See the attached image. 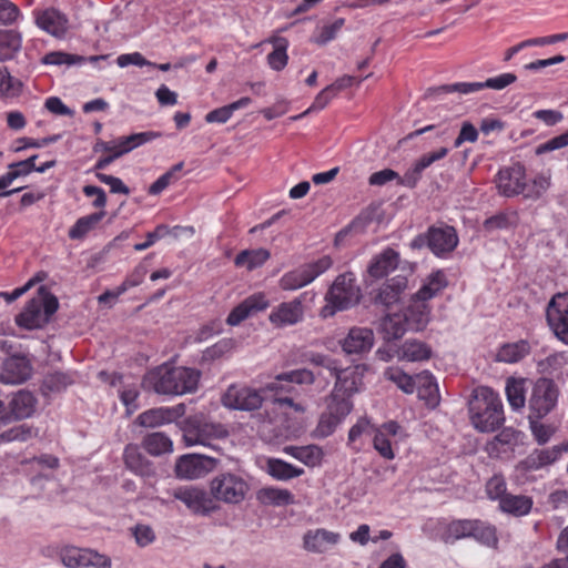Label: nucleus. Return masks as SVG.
<instances>
[{"instance_id":"nucleus-60","label":"nucleus","mask_w":568,"mask_h":568,"mask_svg":"<svg viewBox=\"0 0 568 568\" xmlns=\"http://www.w3.org/2000/svg\"><path fill=\"white\" fill-rule=\"evenodd\" d=\"M486 494L489 499L500 503L504 496L508 494L505 478L501 475H494L486 483Z\"/></svg>"},{"instance_id":"nucleus-27","label":"nucleus","mask_w":568,"mask_h":568,"mask_svg":"<svg viewBox=\"0 0 568 568\" xmlns=\"http://www.w3.org/2000/svg\"><path fill=\"white\" fill-rule=\"evenodd\" d=\"M562 447L554 446L547 449L534 450L524 460L520 466L524 470L534 471L551 465L561 457Z\"/></svg>"},{"instance_id":"nucleus-39","label":"nucleus","mask_w":568,"mask_h":568,"mask_svg":"<svg viewBox=\"0 0 568 568\" xmlns=\"http://www.w3.org/2000/svg\"><path fill=\"white\" fill-rule=\"evenodd\" d=\"M222 404L229 409L247 410L248 409V387L245 385L233 384L227 387L222 395Z\"/></svg>"},{"instance_id":"nucleus-17","label":"nucleus","mask_w":568,"mask_h":568,"mask_svg":"<svg viewBox=\"0 0 568 568\" xmlns=\"http://www.w3.org/2000/svg\"><path fill=\"white\" fill-rule=\"evenodd\" d=\"M59 308V301L49 288L44 285L40 286L37 294L26 304L24 310L16 317V320H36L41 314L48 320Z\"/></svg>"},{"instance_id":"nucleus-53","label":"nucleus","mask_w":568,"mask_h":568,"mask_svg":"<svg viewBox=\"0 0 568 568\" xmlns=\"http://www.w3.org/2000/svg\"><path fill=\"white\" fill-rule=\"evenodd\" d=\"M473 534L470 537L487 546H495L497 544L496 529L494 526L473 519Z\"/></svg>"},{"instance_id":"nucleus-54","label":"nucleus","mask_w":568,"mask_h":568,"mask_svg":"<svg viewBox=\"0 0 568 568\" xmlns=\"http://www.w3.org/2000/svg\"><path fill=\"white\" fill-rule=\"evenodd\" d=\"M72 383L73 378L70 374L53 372L44 377L42 388L44 392L59 393L65 389Z\"/></svg>"},{"instance_id":"nucleus-12","label":"nucleus","mask_w":568,"mask_h":568,"mask_svg":"<svg viewBox=\"0 0 568 568\" xmlns=\"http://www.w3.org/2000/svg\"><path fill=\"white\" fill-rule=\"evenodd\" d=\"M217 459L206 455L187 454L181 456L175 464V475L181 479H199L216 468Z\"/></svg>"},{"instance_id":"nucleus-62","label":"nucleus","mask_w":568,"mask_h":568,"mask_svg":"<svg viewBox=\"0 0 568 568\" xmlns=\"http://www.w3.org/2000/svg\"><path fill=\"white\" fill-rule=\"evenodd\" d=\"M529 426L531 434L539 445L546 444L554 434V429L551 426L542 424L539 422L540 418H536L534 415L528 416Z\"/></svg>"},{"instance_id":"nucleus-61","label":"nucleus","mask_w":568,"mask_h":568,"mask_svg":"<svg viewBox=\"0 0 568 568\" xmlns=\"http://www.w3.org/2000/svg\"><path fill=\"white\" fill-rule=\"evenodd\" d=\"M344 23L345 19L338 18L334 22L323 26L318 31V34L315 37V42L318 45L327 44L328 42L336 38L337 33L343 28Z\"/></svg>"},{"instance_id":"nucleus-13","label":"nucleus","mask_w":568,"mask_h":568,"mask_svg":"<svg viewBox=\"0 0 568 568\" xmlns=\"http://www.w3.org/2000/svg\"><path fill=\"white\" fill-rule=\"evenodd\" d=\"M428 248L439 258H447L457 247L459 237L454 226L432 225L428 229Z\"/></svg>"},{"instance_id":"nucleus-9","label":"nucleus","mask_w":568,"mask_h":568,"mask_svg":"<svg viewBox=\"0 0 568 568\" xmlns=\"http://www.w3.org/2000/svg\"><path fill=\"white\" fill-rule=\"evenodd\" d=\"M559 389L554 381L539 378L534 385L528 406L530 414L536 418L547 416L557 405Z\"/></svg>"},{"instance_id":"nucleus-64","label":"nucleus","mask_w":568,"mask_h":568,"mask_svg":"<svg viewBox=\"0 0 568 568\" xmlns=\"http://www.w3.org/2000/svg\"><path fill=\"white\" fill-rule=\"evenodd\" d=\"M557 548L566 555V558L555 560L542 568H568V526L560 532L557 540Z\"/></svg>"},{"instance_id":"nucleus-40","label":"nucleus","mask_w":568,"mask_h":568,"mask_svg":"<svg viewBox=\"0 0 568 568\" xmlns=\"http://www.w3.org/2000/svg\"><path fill=\"white\" fill-rule=\"evenodd\" d=\"M505 393L513 410H520L526 404V379L509 377L506 381Z\"/></svg>"},{"instance_id":"nucleus-16","label":"nucleus","mask_w":568,"mask_h":568,"mask_svg":"<svg viewBox=\"0 0 568 568\" xmlns=\"http://www.w3.org/2000/svg\"><path fill=\"white\" fill-rule=\"evenodd\" d=\"M526 178V168L519 162L499 169L495 176L498 193L505 197L520 195Z\"/></svg>"},{"instance_id":"nucleus-38","label":"nucleus","mask_w":568,"mask_h":568,"mask_svg":"<svg viewBox=\"0 0 568 568\" xmlns=\"http://www.w3.org/2000/svg\"><path fill=\"white\" fill-rule=\"evenodd\" d=\"M551 186V175L550 173H539L535 175L530 181L525 179L523 185V192L520 195L525 200L537 201L539 200Z\"/></svg>"},{"instance_id":"nucleus-14","label":"nucleus","mask_w":568,"mask_h":568,"mask_svg":"<svg viewBox=\"0 0 568 568\" xmlns=\"http://www.w3.org/2000/svg\"><path fill=\"white\" fill-rule=\"evenodd\" d=\"M406 437L404 429L396 422H387L374 429L373 446L385 459L395 458L394 447Z\"/></svg>"},{"instance_id":"nucleus-24","label":"nucleus","mask_w":568,"mask_h":568,"mask_svg":"<svg viewBox=\"0 0 568 568\" xmlns=\"http://www.w3.org/2000/svg\"><path fill=\"white\" fill-rule=\"evenodd\" d=\"M448 277L444 270H434L424 280L419 290L413 295L414 302H427L439 295L448 286Z\"/></svg>"},{"instance_id":"nucleus-47","label":"nucleus","mask_w":568,"mask_h":568,"mask_svg":"<svg viewBox=\"0 0 568 568\" xmlns=\"http://www.w3.org/2000/svg\"><path fill=\"white\" fill-rule=\"evenodd\" d=\"M529 351L530 346L526 341L508 343L499 348L497 359L508 364L517 363L523 359Z\"/></svg>"},{"instance_id":"nucleus-48","label":"nucleus","mask_w":568,"mask_h":568,"mask_svg":"<svg viewBox=\"0 0 568 568\" xmlns=\"http://www.w3.org/2000/svg\"><path fill=\"white\" fill-rule=\"evenodd\" d=\"M90 548H80L77 546H64L59 551L61 562L67 568H83Z\"/></svg>"},{"instance_id":"nucleus-59","label":"nucleus","mask_w":568,"mask_h":568,"mask_svg":"<svg viewBox=\"0 0 568 568\" xmlns=\"http://www.w3.org/2000/svg\"><path fill=\"white\" fill-rule=\"evenodd\" d=\"M48 274L43 271L38 272L31 277L23 286L13 290L11 293L0 292V297L3 298L7 303H12L28 291H30L36 284L43 282L47 278Z\"/></svg>"},{"instance_id":"nucleus-5","label":"nucleus","mask_w":568,"mask_h":568,"mask_svg":"<svg viewBox=\"0 0 568 568\" xmlns=\"http://www.w3.org/2000/svg\"><path fill=\"white\" fill-rule=\"evenodd\" d=\"M229 436L223 424L207 420L203 413L186 418L183 427V440L186 446H206L215 449L213 440Z\"/></svg>"},{"instance_id":"nucleus-37","label":"nucleus","mask_w":568,"mask_h":568,"mask_svg":"<svg viewBox=\"0 0 568 568\" xmlns=\"http://www.w3.org/2000/svg\"><path fill=\"white\" fill-rule=\"evenodd\" d=\"M532 499L525 495H513L507 494L504 496V498L500 500L499 509L503 513L521 517L526 516L530 513L532 508Z\"/></svg>"},{"instance_id":"nucleus-8","label":"nucleus","mask_w":568,"mask_h":568,"mask_svg":"<svg viewBox=\"0 0 568 568\" xmlns=\"http://www.w3.org/2000/svg\"><path fill=\"white\" fill-rule=\"evenodd\" d=\"M366 371L367 367L365 365H355L347 368H341L338 365L337 369L332 374L335 376L336 382L329 398L352 402L351 397L361 392L363 387V378Z\"/></svg>"},{"instance_id":"nucleus-2","label":"nucleus","mask_w":568,"mask_h":568,"mask_svg":"<svg viewBox=\"0 0 568 568\" xmlns=\"http://www.w3.org/2000/svg\"><path fill=\"white\" fill-rule=\"evenodd\" d=\"M469 419L480 433H493L505 422L504 406L498 393L487 386L474 390L469 402Z\"/></svg>"},{"instance_id":"nucleus-3","label":"nucleus","mask_w":568,"mask_h":568,"mask_svg":"<svg viewBox=\"0 0 568 568\" xmlns=\"http://www.w3.org/2000/svg\"><path fill=\"white\" fill-rule=\"evenodd\" d=\"M200 374L187 367L161 365L149 372L144 385L162 395H183L196 389Z\"/></svg>"},{"instance_id":"nucleus-44","label":"nucleus","mask_w":568,"mask_h":568,"mask_svg":"<svg viewBox=\"0 0 568 568\" xmlns=\"http://www.w3.org/2000/svg\"><path fill=\"white\" fill-rule=\"evenodd\" d=\"M143 448L152 456L173 452V442L164 433H151L142 440Z\"/></svg>"},{"instance_id":"nucleus-18","label":"nucleus","mask_w":568,"mask_h":568,"mask_svg":"<svg viewBox=\"0 0 568 568\" xmlns=\"http://www.w3.org/2000/svg\"><path fill=\"white\" fill-rule=\"evenodd\" d=\"M33 372L31 359L23 354H14L2 362L0 382L3 384H21L28 381Z\"/></svg>"},{"instance_id":"nucleus-29","label":"nucleus","mask_w":568,"mask_h":568,"mask_svg":"<svg viewBox=\"0 0 568 568\" xmlns=\"http://www.w3.org/2000/svg\"><path fill=\"white\" fill-rule=\"evenodd\" d=\"M161 136L160 132H141V133H134L129 136H124L118 140L116 143L112 144L113 150L110 152L108 156L112 158V161L115 159L122 156L123 154L132 151L136 146L144 144L149 141H152L154 139H158Z\"/></svg>"},{"instance_id":"nucleus-25","label":"nucleus","mask_w":568,"mask_h":568,"mask_svg":"<svg viewBox=\"0 0 568 568\" xmlns=\"http://www.w3.org/2000/svg\"><path fill=\"white\" fill-rule=\"evenodd\" d=\"M180 416L175 407H158L141 413L136 417V423L142 427L155 428L171 424Z\"/></svg>"},{"instance_id":"nucleus-50","label":"nucleus","mask_w":568,"mask_h":568,"mask_svg":"<svg viewBox=\"0 0 568 568\" xmlns=\"http://www.w3.org/2000/svg\"><path fill=\"white\" fill-rule=\"evenodd\" d=\"M546 320H568V292L551 297L546 307Z\"/></svg>"},{"instance_id":"nucleus-23","label":"nucleus","mask_w":568,"mask_h":568,"mask_svg":"<svg viewBox=\"0 0 568 568\" xmlns=\"http://www.w3.org/2000/svg\"><path fill=\"white\" fill-rule=\"evenodd\" d=\"M172 496L196 514H207L213 509L212 499L204 490L195 487L175 488Z\"/></svg>"},{"instance_id":"nucleus-56","label":"nucleus","mask_w":568,"mask_h":568,"mask_svg":"<svg viewBox=\"0 0 568 568\" xmlns=\"http://www.w3.org/2000/svg\"><path fill=\"white\" fill-rule=\"evenodd\" d=\"M287 41L285 39H280L273 51L267 54V61L270 67L275 71L283 70L287 64Z\"/></svg>"},{"instance_id":"nucleus-32","label":"nucleus","mask_w":568,"mask_h":568,"mask_svg":"<svg viewBox=\"0 0 568 568\" xmlns=\"http://www.w3.org/2000/svg\"><path fill=\"white\" fill-rule=\"evenodd\" d=\"M415 388L418 397L429 407H436L439 404V389L434 376L425 371L416 375Z\"/></svg>"},{"instance_id":"nucleus-43","label":"nucleus","mask_w":568,"mask_h":568,"mask_svg":"<svg viewBox=\"0 0 568 568\" xmlns=\"http://www.w3.org/2000/svg\"><path fill=\"white\" fill-rule=\"evenodd\" d=\"M518 221L517 211H501L487 217L483 223V227L489 233L498 230H510L517 226Z\"/></svg>"},{"instance_id":"nucleus-35","label":"nucleus","mask_w":568,"mask_h":568,"mask_svg":"<svg viewBox=\"0 0 568 568\" xmlns=\"http://www.w3.org/2000/svg\"><path fill=\"white\" fill-rule=\"evenodd\" d=\"M283 452L307 467H317L322 464L324 452L317 445L285 446Z\"/></svg>"},{"instance_id":"nucleus-28","label":"nucleus","mask_w":568,"mask_h":568,"mask_svg":"<svg viewBox=\"0 0 568 568\" xmlns=\"http://www.w3.org/2000/svg\"><path fill=\"white\" fill-rule=\"evenodd\" d=\"M161 136L160 132H141V133H134L129 136H124L118 140L116 143L112 144L113 150L110 152L108 156L112 158V161L115 159L122 156L123 154L132 151L136 146L144 144L149 141H152L154 139H158Z\"/></svg>"},{"instance_id":"nucleus-19","label":"nucleus","mask_w":568,"mask_h":568,"mask_svg":"<svg viewBox=\"0 0 568 568\" xmlns=\"http://www.w3.org/2000/svg\"><path fill=\"white\" fill-rule=\"evenodd\" d=\"M248 98L244 97L240 100L232 102L222 108L210 111L205 115L207 123H226L231 122L233 125L241 124L246 121L248 116L247 112Z\"/></svg>"},{"instance_id":"nucleus-57","label":"nucleus","mask_w":568,"mask_h":568,"mask_svg":"<svg viewBox=\"0 0 568 568\" xmlns=\"http://www.w3.org/2000/svg\"><path fill=\"white\" fill-rule=\"evenodd\" d=\"M385 375L406 394H412L415 390L416 377L407 375L399 368H388Z\"/></svg>"},{"instance_id":"nucleus-58","label":"nucleus","mask_w":568,"mask_h":568,"mask_svg":"<svg viewBox=\"0 0 568 568\" xmlns=\"http://www.w3.org/2000/svg\"><path fill=\"white\" fill-rule=\"evenodd\" d=\"M520 432L506 427L488 444L489 454H494L497 450V445L513 447L518 443Z\"/></svg>"},{"instance_id":"nucleus-6","label":"nucleus","mask_w":568,"mask_h":568,"mask_svg":"<svg viewBox=\"0 0 568 568\" xmlns=\"http://www.w3.org/2000/svg\"><path fill=\"white\" fill-rule=\"evenodd\" d=\"M333 266V260L329 255H323L315 261L304 263L298 267L288 271L280 278V286L284 291H296L312 282Z\"/></svg>"},{"instance_id":"nucleus-7","label":"nucleus","mask_w":568,"mask_h":568,"mask_svg":"<svg viewBox=\"0 0 568 568\" xmlns=\"http://www.w3.org/2000/svg\"><path fill=\"white\" fill-rule=\"evenodd\" d=\"M517 81V75L515 73L506 72L498 74L493 78H488L483 82H456L443 84L435 88L428 89V95L440 97L450 93H458L462 95H467L483 89H493L496 91H500L508 85L515 83Z\"/></svg>"},{"instance_id":"nucleus-21","label":"nucleus","mask_w":568,"mask_h":568,"mask_svg":"<svg viewBox=\"0 0 568 568\" xmlns=\"http://www.w3.org/2000/svg\"><path fill=\"white\" fill-rule=\"evenodd\" d=\"M36 24L54 38L62 39L69 30L67 16L54 8H48L36 14Z\"/></svg>"},{"instance_id":"nucleus-46","label":"nucleus","mask_w":568,"mask_h":568,"mask_svg":"<svg viewBox=\"0 0 568 568\" xmlns=\"http://www.w3.org/2000/svg\"><path fill=\"white\" fill-rule=\"evenodd\" d=\"M432 356V349L424 342L409 339L406 341L402 348L399 358L408 362L426 361Z\"/></svg>"},{"instance_id":"nucleus-31","label":"nucleus","mask_w":568,"mask_h":568,"mask_svg":"<svg viewBox=\"0 0 568 568\" xmlns=\"http://www.w3.org/2000/svg\"><path fill=\"white\" fill-rule=\"evenodd\" d=\"M374 343L373 332L368 328H352L343 342V349L347 354L363 353L372 348Z\"/></svg>"},{"instance_id":"nucleus-33","label":"nucleus","mask_w":568,"mask_h":568,"mask_svg":"<svg viewBox=\"0 0 568 568\" xmlns=\"http://www.w3.org/2000/svg\"><path fill=\"white\" fill-rule=\"evenodd\" d=\"M251 428H256L260 437L266 443H276L282 437V428L276 417L265 418L261 413L251 415Z\"/></svg>"},{"instance_id":"nucleus-10","label":"nucleus","mask_w":568,"mask_h":568,"mask_svg":"<svg viewBox=\"0 0 568 568\" xmlns=\"http://www.w3.org/2000/svg\"><path fill=\"white\" fill-rule=\"evenodd\" d=\"M210 490L216 500L237 504L244 499L247 484L242 477L225 473L211 480Z\"/></svg>"},{"instance_id":"nucleus-34","label":"nucleus","mask_w":568,"mask_h":568,"mask_svg":"<svg viewBox=\"0 0 568 568\" xmlns=\"http://www.w3.org/2000/svg\"><path fill=\"white\" fill-rule=\"evenodd\" d=\"M271 477L276 480H290L304 474L303 468H298L280 458H266L265 465L261 466Z\"/></svg>"},{"instance_id":"nucleus-49","label":"nucleus","mask_w":568,"mask_h":568,"mask_svg":"<svg viewBox=\"0 0 568 568\" xmlns=\"http://www.w3.org/2000/svg\"><path fill=\"white\" fill-rule=\"evenodd\" d=\"M374 427L371 422L363 417L359 418L355 425H353L348 432L347 445L354 450L359 452L363 448V442L361 440L363 435L374 433Z\"/></svg>"},{"instance_id":"nucleus-30","label":"nucleus","mask_w":568,"mask_h":568,"mask_svg":"<svg viewBox=\"0 0 568 568\" xmlns=\"http://www.w3.org/2000/svg\"><path fill=\"white\" fill-rule=\"evenodd\" d=\"M161 136L160 132H141V133H134L129 136H124L118 140L116 143L112 144L113 150L110 152L108 156L112 158V161L115 159L122 156L123 154L132 151L136 146L144 144L149 141H152L154 139H158Z\"/></svg>"},{"instance_id":"nucleus-11","label":"nucleus","mask_w":568,"mask_h":568,"mask_svg":"<svg viewBox=\"0 0 568 568\" xmlns=\"http://www.w3.org/2000/svg\"><path fill=\"white\" fill-rule=\"evenodd\" d=\"M353 403L327 398L326 409L321 414L312 437L323 439L331 436L342 420L352 412Z\"/></svg>"},{"instance_id":"nucleus-63","label":"nucleus","mask_w":568,"mask_h":568,"mask_svg":"<svg viewBox=\"0 0 568 568\" xmlns=\"http://www.w3.org/2000/svg\"><path fill=\"white\" fill-rule=\"evenodd\" d=\"M84 61V58L78 54H71L62 51H53L50 53H47L42 58V62L44 64H53V65H61V64H75Z\"/></svg>"},{"instance_id":"nucleus-20","label":"nucleus","mask_w":568,"mask_h":568,"mask_svg":"<svg viewBox=\"0 0 568 568\" xmlns=\"http://www.w3.org/2000/svg\"><path fill=\"white\" fill-rule=\"evenodd\" d=\"M342 539L339 532L331 531L325 528L307 530L303 536V547L313 554L329 552Z\"/></svg>"},{"instance_id":"nucleus-45","label":"nucleus","mask_w":568,"mask_h":568,"mask_svg":"<svg viewBox=\"0 0 568 568\" xmlns=\"http://www.w3.org/2000/svg\"><path fill=\"white\" fill-rule=\"evenodd\" d=\"M104 216L105 211L101 210L80 217L69 230V237L71 240H82L89 232L93 231L98 226Z\"/></svg>"},{"instance_id":"nucleus-52","label":"nucleus","mask_w":568,"mask_h":568,"mask_svg":"<svg viewBox=\"0 0 568 568\" xmlns=\"http://www.w3.org/2000/svg\"><path fill=\"white\" fill-rule=\"evenodd\" d=\"M21 48L20 34L13 30L0 31V59H10Z\"/></svg>"},{"instance_id":"nucleus-4","label":"nucleus","mask_w":568,"mask_h":568,"mask_svg":"<svg viewBox=\"0 0 568 568\" xmlns=\"http://www.w3.org/2000/svg\"><path fill=\"white\" fill-rule=\"evenodd\" d=\"M362 288L353 272H345L335 277L325 293V305L320 315L323 318L333 317L338 312L347 311L358 305L362 300Z\"/></svg>"},{"instance_id":"nucleus-42","label":"nucleus","mask_w":568,"mask_h":568,"mask_svg":"<svg viewBox=\"0 0 568 568\" xmlns=\"http://www.w3.org/2000/svg\"><path fill=\"white\" fill-rule=\"evenodd\" d=\"M256 499L264 505L286 506L294 503V496L288 489L264 487L256 493Z\"/></svg>"},{"instance_id":"nucleus-15","label":"nucleus","mask_w":568,"mask_h":568,"mask_svg":"<svg viewBox=\"0 0 568 568\" xmlns=\"http://www.w3.org/2000/svg\"><path fill=\"white\" fill-rule=\"evenodd\" d=\"M37 403L36 396L24 389L17 392L12 396L8 409L4 403L0 400V426L11 419H23L32 416L36 412Z\"/></svg>"},{"instance_id":"nucleus-22","label":"nucleus","mask_w":568,"mask_h":568,"mask_svg":"<svg viewBox=\"0 0 568 568\" xmlns=\"http://www.w3.org/2000/svg\"><path fill=\"white\" fill-rule=\"evenodd\" d=\"M399 261V252L387 246L372 257L367 266V274L374 280L384 278L398 267Z\"/></svg>"},{"instance_id":"nucleus-1","label":"nucleus","mask_w":568,"mask_h":568,"mask_svg":"<svg viewBox=\"0 0 568 568\" xmlns=\"http://www.w3.org/2000/svg\"><path fill=\"white\" fill-rule=\"evenodd\" d=\"M314 382V375L308 369H297L288 373L280 374L271 382L251 392V410L265 402L267 408L265 413L270 415L276 410L286 413L287 408H292L296 413H304L305 408L302 404L295 403L291 397L281 396V393H291L294 387L291 383L296 384H312Z\"/></svg>"},{"instance_id":"nucleus-36","label":"nucleus","mask_w":568,"mask_h":568,"mask_svg":"<svg viewBox=\"0 0 568 568\" xmlns=\"http://www.w3.org/2000/svg\"><path fill=\"white\" fill-rule=\"evenodd\" d=\"M125 466L136 475L149 477L154 474L152 464L143 456L136 445H128L124 449Z\"/></svg>"},{"instance_id":"nucleus-51","label":"nucleus","mask_w":568,"mask_h":568,"mask_svg":"<svg viewBox=\"0 0 568 568\" xmlns=\"http://www.w3.org/2000/svg\"><path fill=\"white\" fill-rule=\"evenodd\" d=\"M473 519L453 520L447 525L444 539L446 542L455 541L462 538H468L473 534Z\"/></svg>"},{"instance_id":"nucleus-55","label":"nucleus","mask_w":568,"mask_h":568,"mask_svg":"<svg viewBox=\"0 0 568 568\" xmlns=\"http://www.w3.org/2000/svg\"><path fill=\"white\" fill-rule=\"evenodd\" d=\"M38 436V430L22 424L0 434V442H26Z\"/></svg>"},{"instance_id":"nucleus-41","label":"nucleus","mask_w":568,"mask_h":568,"mask_svg":"<svg viewBox=\"0 0 568 568\" xmlns=\"http://www.w3.org/2000/svg\"><path fill=\"white\" fill-rule=\"evenodd\" d=\"M567 39L568 32L524 40L518 44L510 47L509 49L506 50L504 61H510L517 53H519L523 50V47H542L565 41Z\"/></svg>"},{"instance_id":"nucleus-26","label":"nucleus","mask_w":568,"mask_h":568,"mask_svg":"<svg viewBox=\"0 0 568 568\" xmlns=\"http://www.w3.org/2000/svg\"><path fill=\"white\" fill-rule=\"evenodd\" d=\"M315 297V292L306 291L300 297L282 303L277 311L270 314L268 320H300L303 316V302H313Z\"/></svg>"}]
</instances>
